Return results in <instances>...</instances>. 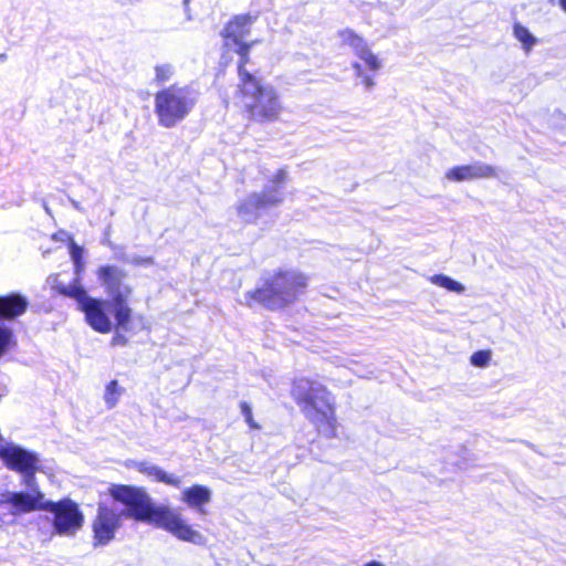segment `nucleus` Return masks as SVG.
I'll list each match as a JSON object with an SVG mask.
<instances>
[{"label": "nucleus", "mask_w": 566, "mask_h": 566, "mask_svg": "<svg viewBox=\"0 0 566 566\" xmlns=\"http://www.w3.org/2000/svg\"><path fill=\"white\" fill-rule=\"evenodd\" d=\"M108 495L125 506V511L101 503L92 520L93 546H106L122 527L123 515L137 522L153 524L163 528L180 541L201 544L203 536L185 522L182 516L166 505L154 504L144 488L128 484H111Z\"/></svg>", "instance_id": "1"}, {"label": "nucleus", "mask_w": 566, "mask_h": 566, "mask_svg": "<svg viewBox=\"0 0 566 566\" xmlns=\"http://www.w3.org/2000/svg\"><path fill=\"white\" fill-rule=\"evenodd\" d=\"M9 505L11 516L43 511L53 515L52 526L57 535L72 536L83 527L84 514L78 504L70 497L59 501L45 499L42 491L25 493L23 491H7L0 496V506Z\"/></svg>", "instance_id": "2"}, {"label": "nucleus", "mask_w": 566, "mask_h": 566, "mask_svg": "<svg viewBox=\"0 0 566 566\" xmlns=\"http://www.w3.org/2000/svg\"><path fill=\"white\" fill-rule=\"evenodd\" d=\"M310 275L300 270L277 268L263 276L261 284L245 292L244 305L270 312L283 311L297 303L306 294Z\"/></svg>", "instance_id": "3"}, {"label": "nucleus", "mask_w": 566, "mask_h": 566, "mask_svg": "<svg viewBox=\"0 0 566 566\" xmlns=\"http://www.w3.org/2000/svg\"><path fill=\"white\" fill-rule=\"evenodd\" d=\"M290 396L318 432L335 434V397L326 385L307 376L295 377L291 380Z\"/></svg>", "instance_id": "4"}, {"label": "nucleus", "mask_w": 566, "mask_h": 566, "mask_svg": "<svg viewBox=\"0 0 566 566\" xmlns=\"http://www.w3.org/2000/svg\"><path fill=\"white\" fill-rule=\"evenodd\" d=\"M51 291L60 296L76 301L77 310L84 313L85 322L93 331L101 334L112 332L113 324L108 315V311H112L111 300L90 297L78 280H74L69 285L54 282L51 285Z\"/></svg>", "instance_id": "5"}, {"label": "nucleus", "mask_w": 566, "mask_h": 566, "mask_svg": "<svg viewBox=\"0 0 566 566\" xmlns=\"http://www.w3.org/2000/svg\"><path fill=\"white\" fill-rule=\"evenodd\" d=\"M197 104V95L189 86L172 84L155 94V114L165 128L182 122Z\"/></svg>", "instance_id": "6"}, {"label": "nucleus", "mask_w": 566, "mask_h": 566, "mask_svg": "<svg viewBox=\"0 0 566 566\" xmlns=\"http://www.w3.org/2000/svg\"><path fill=\"white\" fill-rule=\"evenodd\" d=\"M238 95L250 99L243 108L249 122L266 124L280 119L283 105L279 93L272 85L264 84L261 80L251 86L239 90Z\"/></svg>", "instance_id": "7"}, {"label": "nucleus", "mask_w": 566, "mask_h": 566, "mask_svg": "<svg viewBox=\"0 0 566 566\" xmlns=\"http://www.w3.org/2000/svg\"><path fill=\"white\" fill-rule=\"evenodd\" d=\"M97 277L111 295L112 312L115 317V328L127 331L132 321V308L127 297L132 287L123 284L127 273L115 265H102L97 269Z\"/></svg>", "instance_id": "8"}, {"label": "nucleus", "mask_w": 566, "mask_h": 566, "mask_svg": "<svg viewBox=\"0 0 566 566\" xmlns=\"http://www.w3.org/2000/svg\"><path fill=\"white\" fill-rule=\"evenodd\" d=\"M340 44L353 49L355 54L365 62L368 71L371 74H367L358 62L353 63V70L355 75L360 78V83L370 90L375 86L373 75H375L381 67V62L376 54L371 52L365 39L355 32L353 29H343L337 33Z\"/></svg>", "instance_id": "9"}, {"label": "nucleus", "mask_w": 566, "mask_h": 566, "mask_svg": "<svg viewBox=\"0 0 566 566\" xmlns=\"http://www.w3.org/2000/svg\"><path fill=\"white\" fill-rule=\"evenodd\" d=\"M0 459L9 470L22 475V483L29 488V493L41 491L35 478L39 470V459L35 453L20 447H2Z\"/></svg>", "instance_id": "10"}, {"label": "nucleus", "mask_w": 566, "mask_h": 566, "mask_svg": "<svg viewBox=\"0 0 566 566\" xmlns=\"http://www.w3.org/2000/svg\"><path fill=\"white\" fill-rule=\"evenodd\" d=\"M256 15L240 13L231 17L224 24L220 35L222 38L220 65L227 69L232 63V49L240 43H249L245 38L251 33Z\"/></svg>", "instance_id": "11"}, {"label": "nucleus", "mask_w": 566, "mask_h": 566, "mask_svg": "<svg viewBox=\"0 0 566 566\" xmlns=\"http://www.w3.org/2000/svg\"><path fill=\"white\" fill-rule=\"evenodd\" d=\"M283 196L279 189L271 188L262 192H253L237 205V213L241 217L258 216L259 211L279 206Z\"/></svg>", "instance_id": "12"}, {"label": "nucleus", "mask_w": 566, "mask_h": 566, "mask_svg": "<svg viewBox=\"0 0 566 566\" xmlns=\"http://www.w3.org/2000/svg\"><path fill=\"white\" fill-rule=\"evenodd\" d=\"M496 176L497 171L493 166L481 163L454 166L446 172V178L453 182L489 179Z\"/></svg>", "instance_id": "13"}, {"label": "nucleus", "mask_w": 566, "mask_h": 566, "mask_svg": "<svg viewBox=\"0 0 566 566\" xmlns=\"http://www.w3.org/2000/svg\"><path fill=\"white\" fill-rule=\"evenodd\" d=\"M254 44V41L249 43H240L232 49V53H235L239 56L237 62V73L239 77L238 91L251 86L262 78L256 76V74L248 71L247 66L251 62L250 52Z\"/></svg>", "instance_id": "14"}, {"label": "nucleus", "mask_w": 566, "mask_h": 566, "mask_svg": "<svg viewBox=\"0 0 566 566\" xmlns=\"http://www.w3.org/2000/svg\"><path fill=\"white\" fill-rule=\"evenodd\" d=\"M134 469L139 473L153 478L154 481L164 483L169 486L179 488L181 485V479L175 474L167 473L157 465L149 464L146 461L135 462Z\"/></svg>", "instance_id": "15"}, {"label": "nucleus", "mask_w": 566, "mask_h": 566, "mask_svg": "<svg viewBox=\"0 0 566 566\" xmlns=\"http://www.w3.org/2000/svg\"><path fill=\"white\" fill-rule=\"evenodd\" d=\"M181 499L188 506L196 509L200 514H206L203 505L211 500V491L201 484H193L185 489Z\"/></svg>", "instance_id": "16"}, {"label": "nucleus", "mask_w": 566, "mask_h": 566, "mask_svg": "<svg viewBox=\"0 0 566 566\" xmlns=\"http://www.w3.org/2000/svg\"><path fill=\"white\" fill-rule=\"evenodd\" d=\"M28 307L27 300L20 294L12 293L0 296V318L14 319L22 315Z\"/></svg>", "instance_id": "17"}, {"label": "nucleus", "mask_w": 566, "mask_h": 566, "mask_svg": "<svg viewBox=\"0 0 566 566\" xmlns=\"http://www.w3.org/2000/svg\"><path fill=\"white\" fill-rule=\"evenodd\" d=\"M514 36L522 43L526 52L531 51L536 43V39L531 34L528 29L521 23H515L513 27Z\"/></svg>", "instance_id": "18"}, {"label": "nucleus", "mask_w": 566, "mask_h": 566, "mask_svg": "<svg viewBox=\"0 0 566 566\" xmlns=\"http://www.w3.org/2000/svg\"><path fill=\"white\" fill-rule=\"evenodd\" d=\"M123 392V388L118 385L117 380H111L105 388L104 400L108 408H114L118 400L119 396Z\"/></svg>", "instance_id": "19"}, {"label": "nucleus", "mask_w": 566, "mask_h": 566, "mask_svg": "<svg viewBox=\"0 0 566 566\" xmlns=\"http://www.w3.org/2000/svg\"><path fill=\"white\" fill-rule=\"evenodd\" d=\"M430 281L431 283L440 287L447 289L448 291L457 293H462L464 291V286L461 283L443 274H436L430 277Z\"/></svg>", "instance_id": "20"}, {"label": "nucleus", "mask_w": 566, "mask_h": 566, "mask_svg": "<svg viewBox=\"0 0 566 566\" xmlns=\"http://www.w3.org/2000/svg\"><path fill=\"white\" fill-rule=\"evenodd\" d=\"M175 74V69L171 64H158L155 66L154 82L158 85L168 82Z\"/></svg>", "instance_id": "21"}, {"label": "nucleus", "mask_w": 566, "mask_h": 566, "mask_svg": "<svg viewBox=\"0 0 566 566\" xmlns=\"http://www.w3.org/2000/svg\"><path fill=\"white\" fill-rule=\"evenodd\" d=\"M491 360V350L480 349L474 352L470 357V363L475 367H486Z\"/></svg>", "instance_id": "22"}, {"label": "nucleus", "mask_w": 566, "mask_h": 566, "mask_svg": "<svg viewBox=\"0 0 566 566\" xmlns=\"http://www.w3.org/2000/svg\"><path fill=\"white\" fill-rule=\"evenodd\" d=\"M70 254L72 258V261L74 262L75 270L77 272L82 271L83 269V249L77 245L74 241H71L70 245Z\"/></svg>", "instance_id": "23"}, {"label": "nucleus", "mask_w": 566, "mask_h": 566, "mask_svg": "<svg viewBox=\"0 0 566 566\" xmlns=\"http://www.w3.org/2000/svg\"><path fill=\"white\" fill-rule=\"evenodd\" d=\"M240 410L244 417V420L250 429L258 430L260 429V424L255 422L252 413V408L247 401H241L239 403Z\"/></svg>", "instance_id": "24"}, {"label": "nucleus", "mask_w": 566, "mask_h": 566, "mask_svg": "<svg viewBox=\"0 0 566 566\" xmlns=\"http://www.w3.org/2000/svg\"><path fill=\"white\" fill-rule=\"evenodd\" d=\"M12 333L6 327H0V356L3 355L11 343Z\"/></svg>", "instance_id": "25"}, {"label": "nucleus", "mask_w": 566, "mask_h": 566, "mask_svg": "<svg viewBox=\"0 0 566 566\" xmlns=\"http://www.w3.org/2000/svg\"><path fill=\"white\" fill-rule=\"evenodd\" d=\"M287 179V171L285 168L277 169L271 178V181L275 185L274 188L277 189L280 185H283Z\"/></svg>", "instance_id": "26"}, {"label": "nucleus", "mask_w": 566, "mask_h": 566, "mask_svg": "<svg viewBox=\"0 0 566 566\" xmlns=\"http://www.w3.org/2000/svg\"><path fill=\"white\" fill-rule=\"evenodd\" d=\"M111 343L113 346H125L128 344V339L126 336H124L122 334H116L113 336Z\"/></svg>", "instance_id": "27"}, {"label": "nucleus", "mask_w": 566, "mask_h": 566, "mask_svg": "<svg viewBox=\"0 0 566 566\" xmlns=\"http://www.w3.org/2000/svg\"><path fill=\"white\" fill-rule=\"evenodd\" d=\"M560 9L566 13V0H558Z\"/></svg>", "instance_id": "28"}]
</instances>
